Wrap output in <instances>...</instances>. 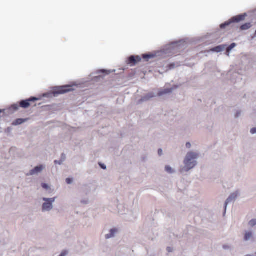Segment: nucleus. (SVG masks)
I'll return each mask as SVG.
<instances>
[{
	"mask_svg": "<svg viewBox=\"0 0 256 256\" xmlns=\"http://www.w3.org/2000/svg\"><path fill=\"white\" fill-rule=\"evenodd\" d=\"M199 157V154L190 151L188 152L184 160V166L180 168V172H188L194 168L198 164L196 160Z\"/></svg>",
	"mask_w": 256,
	"mask_h": 256,
	"instance_id": "f257e3e1",
	"label": "nucleus"
},
{
	"mask_svg": "<svg viewBox=\"0 0 256 256\" xmlns=\"http://www.w3.org/2000/svg\"><path fill=\"white\" fill-rule=\"evenodd\" d=\"M186 42L184 40L175 41L167 44L162 50L164 54L170 56L185 48Z\"/></svg>",
	"mask_w": 256,
	"mask_h": 256,
	"instance_id": "f03ea898",
	"label": "nucleus"
},
{
	"mask_svg": "<svg viewBox=\"0 0 256 256\" xmlns=\"http://www.w3.org/2000/svg\"><path fill=\"white\" fill-rule=\"evenodd\" d=\"M52 90L50 92L42 94V97L50 98L56 97L60 94H64L74 90L72 86L70 85H64L62 86H56L52 87Z\"/></svg>",
	"mask_w": 256,
	"mask_h": 256,
	"instance_id": "7ed1b4c3",
	"label": "nucleus"
},
{
	"mask_svg": "<svg viewBox=\"0 0 256 256\" xmlns=\"http://www.w3.org/2000/svg\"><path fill=\"white\" fill-rule=\"evenodd\" d=\"M246 16H247V14L246 12L237 15L236 16H234L228 21H226L220 24V28L222 30L225 29L226 27L230 26L233 28L234 26V24L238 23L244 20Z\"/></svg>",
	"mask_w": 256,
	"mask_h": 256,
	"instance_id": "20e7f679",
	"label": "nucleus"
},
{
	"mask_svg": "<svg viewBox=\"0 0 256 256\" xmlns=\"http://www.w3.org/2000/svg\"><path fill=\"white\" fill-rule=\"evenodd\" d=\"M40 100V98H37L36 96H30L28 98L25 100H20L18 102V104H17V110H18V107L22 108H28L30 106L31 102H34L37 100Z\"/></svg>",
	"mask_w": 256,
	"mask_h": 256,
	"instance_id": "39448f33",
	"label": "nucleus"
},
{
	"mask_svg": "<svg viewBox=\"0 0 256 256\" xmlns=\"http://www.w3.org/2000/svg\"><path fill=\"white\" fill-rule=\"evenodd\" d=\"M142 60V58L138 55H131L128 57L126 63L128 65L132 66L136 65Z\"/></svg>",
	"mask_w": 256,
	"mask_h": 256,
	"instance_id": "423d86ee",
	"label": "nucleus"
},
{
	"mask_svg": "<svg viewBox=\"0 0 256 256\" xmlns=\"http://www.w3.org/2000/svg\"><path fill=\"white\" fill-rule=\"evenodd\" d=\"M156 96L154 92H148L142 96L141 98L138 100V104H142V102H147L152 98H154Z\"/></svg>",
	"mask_w": 256,
	"mask_h": 256,
	"instance_id": "0eeeda50",
	"label": "nucleus"
},
{
	"mask_svg": "<svg viewBox=\"0 0 256 256\" xmlns=\"http://www.w3.org/2000/svg\"><path fill=\"white\" fill-rule=\"evenodd\" d=\"M44 168V167L43 165H42V164H40L38 166H35L34 168L31 170L30 171V172L28 174L26 175L28 176H33L34 174H38L42 172Z\"/></svg>",
	"mask_w": 256,
	"mask_h": 256,
	"instance_id": "6e6552de",
	"label": "nucleus"
},
{
	"mask_svg": "<svg viewBox=\"0 0 256 256\" xmlns=\"http://www.w3.org/2000/svg\"><path fill=\"white\" fill-rule=\"evenodd\" d=\"M237 196H238L237 192H234L229 196L226 200L225 201V202L224 204V213H225L226 212V207H227L228 204L232 202V201L235 200Z\"/></svg>",
	"mask_w": 256,
	"mask_h": 256,
	"instance_id": "1a4fd4ad",
	"label": "nucleus"
},
{
	"mask_svg": "<svg viewBox=\"0 0 256 256\" xmlns=\"http://www.w3.org/2000/svg\"><path fill=\"white\" fill-rule=\"evenodd\" d=\"M42 204V212H50L53 208V205L49 201H44Z\"/></svg>",
	"mask_w": 256,
	"mask_h": 256,
	"instance_id": "9d476101",
	"label": "nucleus"
},
{
	"mask_svg": "<svg viewBox=\"0 0 256 256\" xmlns=\"http://www.w3.org/2000/svg\"><path fill=\"white\" fill-rule=\"evenodd\" d=\"M226 44H220L217 46H216L212 48L210 51L213 52H216L218 53L222 52H223L224 50V49H226Z\"/></svg>",
	"mask_w": 256,
	"mask_h": 256,
	"instance_id": "9b49d317",
	"label": "nucleus"
},
{
	"mask_svg": "<svg viewBox=\"0 0 256 256\" xmlns=\"http://www.w3.org/2000/svg\"><path fill=\"white\" fill-rule=\"evenodd\" d=\"M156 56V54L151 52L146 53L142 55V59L144 62H148L150 60Z\"/></svg>",
	"mask_w": 256,
	"mask_h": 256,
	"instance_id": "f8f14e48",
	"label": "nucleus"
},
{
	"mask_svg": "<svg viewBox=\"0 0 256 256\" xmlns=\"http://www.w3.org/2000/svg\"><path fill=\"white\" fill-rule=\"evenodd\" d=\"M118 232V230L116 228H112L110 230L109 233L105 235V238L106 239H109L114 238L116 234Z\"/></svg>",
	"mask_w": 256,
	"mask_h": 256,
	"instance_id": "ddd939ff",
	"label": "nucleus"
},
{
	"mask_svg": "<svg viewBox=\"0 0 256 256\" xmlns=\"http://www.w3.org/2000/svg\"><path fill=\"white\" fill-rule=\"evenodd\" d=\"M170 93H172V89H170V88H166L160 90L158 92L157 96H160L164 94H169Z\"/></svg>",
	"mask_w": 256,
	"mask_h": 256,
	"instance_id": "4468645a",
	"label": "nucleus"
},
{
	"mask_svg": "<svg viewBox=\"0 0 256 256\" xmlns=\"http://www.w3.org/2000/svg\"><path fill=\"white\" fill-rule=\"evenodd\" d=\"M91 191V185L90 184H86L83 186V192L86 195L88 194Z\"/></svg>",
	"mask_w": 256,
	"mask_h": 256,
	"instance_id": "2eb2a0df",
	"label": "nucleus"
},
{
	"mask_svg": "<svg viewBox=\"0 0 256 256\" xmlns=\"http://www.w3.org/2000/svg\"><path fill=\"white\" fill-rule=\"evenodd\" d=\"M252 26V25L250 22H246L242 24L240 27V30H247L250 28Z\"/></svg>",
	"mask_w": 256,
	"mask_h": 256,
	"instance_id": "dca6fc26",
	"label": "nucleus"
},
{
	"mask_svg": "<svg viewBox=\"0 0 256 256\" xmlns=\"http://www.w3.org/2000/svg\"><path fill=\"white\" fill-rule=\"evenodd\" d=\"M224 44L226 46L224 50H226V51L229 52H230L236 46V44L235 42H232L230 45L226 44Z\"/></svg>",
	"mask_w": 256,
	"mask_h": 256,
	"instance_id": "f3484780",
	"label": "nucleus"
},
{
	"mask_svg": "<svg viewBox=\"0 0 256 256\" xmlns=\"http://www.w3.org/2000/svg\"><path fill=\"white\" fill-rule=\"evenodd\" d=\"M252 236V232H246L244 236V240L246 241H248Z\"/></svg>",
	"mask_w": 256,
	"mask_h": 256,
	"instance_id": "a211bd4d",
	"label": "nucleus"
},
{
	"mask_svg": "<svg viewBox=\"0 0 256 256\" xmlns=\"http://www.w3.org/2000/svg\"><path fill=\"white\" fill-rule=\"evenodd\" d=\"M165 170L170 174H172L175 172V170L172 168L168 165H166L165 166Z\"/></svg>",
	"mask_w": 256,
	"mask_h": 256,
	"instance_id": "6ab92c4d",
	"label": "nucleus"
},
{
	"mask_svg": "<svg viewBox=\"0 0 256 256\" xmlns=\"http://www.w3.org/2000/svg\"><path fill=\"white\" fill-rule=\"evenodd\" d=\"M29 120H30V118H17V126L22 124L25 122H28Z\"/></svg>",
	"mask_w": 256,
	"mask_h": 256,
	"instance_id": "aec40b11",
	"label": "nucleus"
},
{
	"mask_svg": "<svg viewBox=\"0 0 256 256\" xmlns=\"http://www.w3.org/2000/svg\"><path fill=\"white\" fill-rule=\"evenodd\" d=\"M179 66L180 64H178V62L176 64L175 62H171L168 64L167 68L169 70H172L176 67L178 66Z\"/></svg>",
	"mask_w": 256,
	"mask_h": 256,
	"instance_id": "412c9836",
	"label": "nucleus"
},
{
	"mask_svg": "<svg viewBox=\"0 0 256 256\" xmlns=\"http://www.w3.org/2000/svg\"><path fill=\"white\" fill-rule=\"evenodd\" d=\"M41 186H42V188H44V190H46L48 191L49 190H51V188H50V186L46 183H44V182L42 183Z\"/></svg>",
	"mask_w": 256,
	"mask_h": 256,
	"instance_id": "4be33fe9",
	"label": "nucleus"
},
{
	"mask_svg": "<svg viewBox=\"0 0 256 256\" xmlns=\"http://www.w3.org/2000/svg\"><path fill=\"white\" fill-rule=\"evenodd\" d=\"M98 74H102L105 75H108L110 73V70H108L104 69L98 70L97 72Z\"/></svg>",
	"mask_w": 256,
	"mask_h": 256,
	"instance_id": "5701e85b",
	"label": "nucleus"
},
{
	"mask_svg": "<svg viewBox=\"0 0 256 256\" xmlns=\"http://www.w3.org/2000/svg\"><path fill=\"white\" fill-rule=\"evenodd\" d=\"M56 198V197H54L52 198H43L42 200L44 201H49L52 204L53 202H55Z\"/></svg>",
	"mask_w": 256,
	"mask_h": 256,
	"instance_id": "b1692460",
	"label": "nucleus"
},
{
	"mask_svg": "<svg viewBox=\"0 0 256 256\" xmlns=\"http://www.w3.org/2000/svg\"><path fill=\"white\" fill-rule=\"evenodd\" d=\"M248 225L251 227L256 226V219L253 218L248 222Z\"/></svg>",
	"mask_w": 256,
	"mask_h": 256,
	"instance_id": "393cba45",
	"label": "nucleus"
},
{
	"mask_svg": "<svg viewBox=\"0 0 256 256\" xmlns=\"http://www.w3.org/2000/svg\"><path fill=\"white\" fill-rule=\"evenodd\" d=\"M74 182V178H68L66 180V182L68 184H72Z\"/></svg>",
	"mask_w": 256,
	"mask_h": 256,
	"instance_id": "a878e982",
	"label": "nucleus"
},
{
	"mask_svg": "<svg viewBox=\"0 0 256 256\" xmlns=\"http://www.w3.org/2000/svg\"><path fill=\"white\" fill-rule=\"evenodd\" d=\"M80 203L82 204H87L89 203V200L88 198L82 200H80Z\"/></svg>",
	"mask_w": 256,
	"mask_h": 256,
	"instance_id": "bb28decb",
	"label": "nucleus"
},
{
	"mask_svg": "<svg viewBox=\"0 0 256 256\" xmlns=\"http://www.w3.org/2000/svg\"><path fill=\"white\" fill-rule=\"evenodd\" d=\"M98 165L102 169L104 170H105L106 169V166L105 164L102 163V162H98Z\"/></svg>",
	"mask_w": 256,
	"mask_h": 256,
	"instance_id": "cd10ccee",
	"label": "nucleus"
},
{
	"mask_svg": "<svg viewBox=\"0 0 256 256\" xmlns=\"http://www.w3.org/2000/svg\"><path fill=\"white\" fill-rule=\"evenodd\" d=\"M241 115V110H238L236 114H235V116H234V117L235 118H239Z\"/></svg>",
	"mask_w": 256,
	"mask_h": 256,
	"instance_id": "c85d7f7f",
	"label": "nucleus"
},
{
	"mask_svg": "<svg viewBox=\"0 0 256 256\" xmlns=\"http://www.w3.org/2000/svg\"><path fill=\"white\" fill-rule=\"evenodd\" d=\"M68 254V252L66 250H64L60 254V256H66Z\"/></svg>",
	"mask_w": 256,
	"mask_h": 256,
	"instance_id": "c756f323",
	"label": "nucleus"
},
{
	"mask_svg": "<svg viewBox=\"0 0 256 256\" xmlns=\"http://www.w3.org/2000/svg\"><path fill=\"white\" fill-rule=\"evenodd\" d=\"M61 160H62V162L66 160V156L64 154L62 153L61 154L60 159Z\"/></svg>",
	"mask_w": 256,
	"mask_h": 256,
	"instance_id": "7c9ffc66",
	"label": "nucleus"
},
{
	"mask_svg": "<svg viewBox=\"0 0 256 256\" xmlns=\"http://www.w3.org/2000/svg\"><path fill=\"white\" fill-rule=\"evenodd\" d=\"M54 163L55 164L61 165L63 163V162L60 160H54Z\"/></svg>",
	"mask_w": 256,
	"mask_h": 256,
	"instance_id": "2f4dec72",
	"label": "nucleus"
},
{
	"mask_svg": "<svg viewBox=\"0 0 256 256\" xmlns=\"http://www.w3.org/2000/svg\"><path fill=\"white\" fill-rule=\"evenodd\" d=\"M178 87H179V86L178 85H174L172 88H170V89H172V92L174 90L178 88Z\"/></svg>",
	"mask_w": 256,
	"mask_h": 256,
	"instance_id": "473e14b6",
	"label": "nucleus"
},
{
	"mask_svg": "<svg viewBox=\"0 0 256 256\" xmlns=\"http://www.w3.org/2000/svg\"><path fill=\"white\" fill-rule=\"evenodd\" d=\"M250 132L251 134H256V127L251 128Z\"/></svg>",
	"mask_w": 256,
	"mask_h": 256,
	"instance_id": "72a5a7b5",
	"label": "nucleus"
},
{
	"mask_svg": "<svg viewBox=\"0 0 256 256\" xmlns=\"http://www.w3.org/2000/svg\"><path fill=\"white\" fill-rule=\"evenodd\" d=\"M166 250L168 252H172L173 251V248L172 247L168 246L166 248Z\"/></svg>",
	"mask_w": 256,
	"mask_h": 256,
	"instance_id": "f704fd0d",
	"label": "nucleus"
},
{
	"mask_svg": "<svg viewBox=\"0 0 256 256\" xmlns=\"http://www.w3.org/2000/svg\"><path fill=\"white\" fill-rule=\"evenodd\" d=\"M191 144L190 142H187L186 144V146L188 148H191Z\"/></svg>",
	"mask_w": 256,
	"mask_h": 256,
	"instance_id": "c9c22d12",
	"label": "nucleus"
},
{
	"mask_svg": "<svg viewBox=\"0 0 256 256\" xmlns=\"http://www.w3.org/2000/svg\"><path fill=\"white\" fill-rule=\"evenodd\" d=\"M158 154L160 156H161L162 154V148H159L158 150Z\"/></svg>",
	"mask_w": 256,
	"mask_h": 256,
	"instance_id": "e433bc0d",
	"label": "nucleus"
},
{
	"mask_svg": "<svg viewBox=\"0 0 256 256\" xmlns=\"http://www.w3.org/2000/svg\"><path fill=\"white\" fill-rule=\"evenodd\" d=\"M226 52H224V54L228 56H230V52H228V51H226V50H224Z\"/></svg>",
	"mask_w": 256,
	"mask_h": 256,
	"instance_id": "4c0bfd02",
	"label": "nucleus"
},
{
	"mask_svg": "<svg viewBox=\"0 0 256 256\" xmlns=\"http://www.w3.org/2000/svg\"><path fill=\"white\" fill-rule=\"evenodd\" d=\"M223 248L225 250H226V249H228L229 248V246H226V245H224L223 246Z\"/></svg>",
	"mask_w": 256,
	"mask_h": 256,
	"instance_id": "58836bf2",
	"label": "nucleus"
},
{
	"mask_svg": "<svg viewBox=\"0 0 256 256\" xmlns=\"http://www.w3.org/2000/svg\"><path fill=\"white\" fill-rule=\"evenodd\" d=\"M101 78H102V77L101 76H96L94 77L95 79Z\"/></svg>",
	"mask_w": 256,
	"mask_h": 256,
	"instance_id": "ea45409f",
	"label": "nucleus"
},
{
	"mask_svg": "<svg viewBox=\"0 0 256 256\" xmlns=\"http://www.w3.org/2000/svg\"><path fill=\"white\" fill-rule=\"evenodd\" d=\"M142 161L144 162L146 161V156H142Z\"/></svg>",
	"mask_w": 256,
	"mask_h": 256,
	"instance_id": "a19ab883",
	"label": "nucleus"
},
{
	"mask_svg": "<svg viewBox=\"0 0 256 256\" xmlns=\"http://www.w3.org/2000/svg\"><path fill=\"white\" fill-rule=\"evenodd\" d=\"M256 38V30H255V32H254V35L253 38Z\"/></svg>",
	"mask_w": 256,
	"mask_h": 256,
	"instance_id": "79ce46f5",
	"label": "nucleus"
},
{
	"mask_svg": "<svg viewBox=\"0 0 256 256\" xmlns=\"http://www.w3.org/2000/svg\"><path fill=\"white\" fill-rule=\"evenodd\" d=\"M49 106L47 105V106H42V108H46V107H48Z\"/></svg>",
	"mask_w": 256,
	"mask_h": 256,
	"instance_id": "37998d69",
	"label": "nucleus"
},
{
	"mask_svg": "<svg viewBox=\"0 0 256 256\" xmlns=\"http://www.w3.org/2000/svg\"><path fill=\"white\" fill-rule=\"evenodd\" d=\"M2 110H0V114L2 113Z\"/></svg>",
	"mask_w": 256,
	"mask_h": 256,
	"instance_id": "c03bdc74",
	"label": "nucleus"
},
{
	"mask_svg": "<svg viewBox=\"0 0 256 256\" xmlns=\"http://www.w3.org/2000/svg\"><path fill=\"white\" fill-rule=\"evenodd\" d=\"M41 104H42V103H40V104H38V105H39V106H40V105H41Z\"/></svg>",
	"mask_w": 256,
	"mask_h": 256,
	"instance_id": "a18cd8bd",
	"label": "nucleus"
},
{
	"mask_svg": "<svg viewBox=\"0 0 256 256\" xmlns=\"http://www.w3.org/2000/svg\"><path fill=\"white\" fill-rule=\"evenodd\" d=\"M254 254H256V253H254Z\"/></svg>",
	"mask_w": 256,
	"mask_h": 256,
	"instance_id": "49530a36",
	"label": "nucleus"
}]
</instances>
